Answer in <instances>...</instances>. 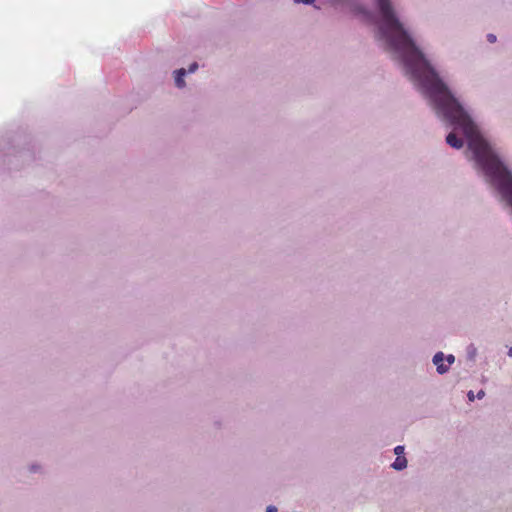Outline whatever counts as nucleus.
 I'll use <instances>...</instances> for the list:
<instances>
[{"label":"nucleus","instance_id":"nucleus-1","mask_svg":"<svg viewBox=\"0 0 512 512\" xmlns=\"http://www.w3.org/2000/svg\"><path fill=\"white\" fill-rule=\"evenodd\" d=\"M376 36L440 121H477L475 111L450 87L416 44L393 0H375Z\"/></svg>","mask_w":512,"mask_h":512},{"label":"nucleus","instance_id":"nucleus-2","mask_svg":"<svg viewBox=\"0 0 512 512\" xmlns=\"http://www.w3.org/2000/svg\"><path fill=\"white\" fill-rule=\"evenodd\" d=\"M444 358L445 354L441 351L435 353L432 358V362L436 366V371L440 375L446 374L449 371V365L444 363Z\"/></svg>","mask_w":512,"mask_h":512},{"label":"nucleus","instance_id":"nucleus-3","mask_svg":"<svg viewBox=\"0 0 512 512\" xmlns=\"http://www.w3.org/2000/svg\"><path fill=\"white\" fill-rule=\"evenodd\" d=\"M464 139L459 137L455 131H451L446 136V143L454 149H461L464 146Z\"/></svg>","mask_w":512,"mask_h":512},{"label":"nucleus","instance_id":"nucleus-4","mask_svg":"<svg viewBox=\"0 0 512 512\" xmlns=\"http://www.w3.org/2000/svg\"><path fill=\"white\" fill-rule=\"evenodd\" d=\"M175 85L177 88H184L186 86V83L184 81V77L187 74V70L184 68L178 69L175 72Z\"/></svg>","mask_w":512,"mask_h":512},{"label":"nucleus","instance_id":"nucleus-5","mask_svg":"<svg viewBox=\"0 0 512 512\" xmlns=\"http://www.w3.org/2000/svg\"><path fill=\"white\" fill-rule=\"evenodd\" d=\"M407 459L404 456H398L391 464V467L396 471H401L407 467Z\"/></svg>","mask_w":512,"mask_h":512},{"label":"nucleus","instance_id":"nucleus-6","mask_svg":"<svg viewBox=\"0 0 512 512\" xmlns=\"http://www.w3.org/2000/svg\"><path fill=\"white\" fill-rule=\"evenodd\" d=\"M334 6L352 7L353 0H328Z\"/></svg>","mask_w":512,"mask_h":512},{"label":"nucleus","instance_id":"nucleus-7","mask_svg":"<svg viewBox=\"0 0 512 512\" xmlns=\"http://www.w3.org/2000/svg\"><path fill=\"white\" fill-rule=\"evenodd\" d=\"M477 355V349L473 344L467 347V356L470 360H474Z\"/></svg>","mask_w":512,"mask_h":512},{"label":"nucleus","instance_id":"nucleus-8","mask_svg":"<svg viewBox=\"0 0 512 512\" xmlns=\"http://www.w3.org/2000/svg\"><path fill=\"white\" fill-rule=\"evenodd\" d=\"M28 470L30 473H39V472H41L42 467H41V465L34 463V464L29 465Z\"/></svg>","mask_w":512,"mask_h":512},{"label":"nucleus","instance_id":"nucleus-9","mask_svg":"<svg viewBox=\"0 0 512 512\" xmlns=\"http://www.w3.org/2000/svg\"><path fill=\"white\" fill-rule=\"evenodd\" d=\"M444 361H446V365L450 367L455 362V356L452 354L445 355Z\"/></svg>","mask_w":512,"mask_h":512},{"label":"nucleus","instance_id":"nucleus-10","mask_svg":"<svg viewBox=\"0 0 512 512\" xmlns=\"http://www.w3.org/2000/svg\"><path fill=\"white\" fill-rule=\"evenodd\" d=\"M405 447L403 445H398L394 448V453L398 456H402L404 454Z\"/></svg>","mask_w":512,"mask_h":512},{"label":"nucleus","instance_id":"nucleus-11","mask_svg":"<svg viewBox=\"0 0 512 512\" xmlns=\"http://www.w3.org/2000/svg\"><path fill=\"white\" fill-rule=\"evenodd\" d=\"M198 68V64L196 62L192 63L190 66H189V69L187 72L189 73H194Z\"/></svg>","mask_w":512,"mask_h":512},{"label":"nucleus","instance_id":"nucleus-12","mask_svg":"<svg viewBox=\"0 0 512 512\" xmlns=\"http://www.w3.org/2000/svg\"><path fill=\"white\" fill-rule=\"evenodd\" d=\"M295 3H302L306 5H311L315 2V0H294Z\"/></svg>","mask_w":512,"mask_h":512},{"label":"nucleus","instance_id":"nucleus-13","mask_svg":"<svg viewBox=\"0 0 512 512\" xmlns=\"http://www.w3.org/2000/svg\"><path fill=\"white\" fill-rule=\"evenodd\" d=\"M467 397H468L469 401H474V399L476 398V395H474L473 391H469L467 393Z\"/></svg>","mask_w":512,"mask_h":512},{"label":"nucleus","instance_id":"nucleus-14","mask_svg":"<svg viewBox=\"0 0 512 512\" xmlns=\"http://www.w3.org/2000/svg\"><path fill=\"white\" fill-rule=\"evenodd\" d=\"M487 39L490 43H493L496 41V36L494 34H488Z\"/></svg>","mask_w":512,"mask_h":512},{"label":"nucleus","instance_id":"nucleus-15","mask_svg":"<svg viewBox=\"0 0 512 512\" xmlns=\"http://www.w3.org/2000/svg\"><path fill=\"white\" fill-rule=\"evenodd\" d=\"M266 512H277V507L273 505H269L266 509Z\"/></svg>","mask_w":512,"mask_h":512},{"label":"nucleus","instance_id":"nucleus-16","mask_svg":"<svg viewBox=\"0 0 512 512\" xmlns=\"http://www.w3.org/2000/svg\"><path fill=\"white\" fill-rule=\"evenodd\" d=\"M484 396H485V391L484 390H479L477 395H476V398L482 399V398H484Z\"/></svg>","mask_w":512,"mask_h":512},{"label":"nucleus","instance_id":"nucleus-17","mask_svg":"<svg viewBox=\"0 0 512 512\" xmlns=\"http://www.w3.org/2000/svg\"><path fill=\"white\" fill-rule=\"evenodd\" d=\"M507 355H508L509 357H512V347H510V348L508 349Z\"/></svg>","mask_w":512,"mask_h":512}]
</instances>
